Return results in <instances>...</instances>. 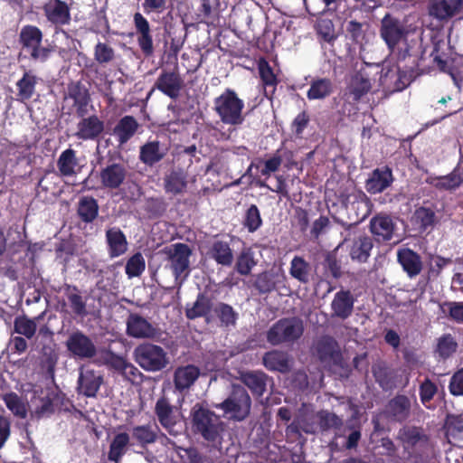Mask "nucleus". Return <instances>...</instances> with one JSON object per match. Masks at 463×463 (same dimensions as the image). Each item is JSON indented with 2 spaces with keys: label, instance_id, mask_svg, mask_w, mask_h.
I'll return each instance as SVG.
<instances>
[{
  "label": "nucleus",
  "instance_id": "1",
  "mask_svg": "<svg viewBox=\"0 0 463 463\" xmlns=\"http://www.w3.org/2000/svg\"><path fill=\"white\" fill-rule=\"evenodd\" d=\"M213 109L219 118L220 122L229 127L228 130L230 133H222V137L229 138L230 134L245 121L243 114L244 101L234 90L226 88L219 96L213 99Z\"/></svg>",
  "mask_w": 463,
  "mask_h": 463
},
{
  "label": "nucleus",
  "instance_id": "2",
  "mask_svg": "<svg viewBox=\"0 0 463 463\" xmlns=\"http://www.w3.org/2000/svg\"><path fill=\"white\" fill-rule=\"evenodd\" d=\"M407 460L411 463H428L433 454V444L422 427L403 426L398 432Z\"/></svg>",
  "mask_w": 463,
  "mask_h": 463
},
{
  "label": "nucleus",
  "instance_id": "3",
  "mask_svg": "<svg viewBox=\"0 0 463 463\" xmlns=\"http://www.w3.org/2000/svg\"><path fill=\"white\" fill-rule=\"evenodd\" d=\"M128 170L123 163L109 161L99 171V181L102 186L109 189H117L123 185L122 199L129 203H136L140 199L141 188L133 181H127Z\"/></svg>",
  "mask_w": 463,
  "mask_h": 463
},
{
  "label": "nucleus",
  "instance_id": "4",
  "mask_svg": "<svg viewBox=\"0 0 463 463\" xmlns=\"http://www.w3.org/2000/svg\"><path fill=\"white\" fill-rule=\"evenodd\" d=\"M213 406L229 420L243 421L250 413L251 398L242 385L233 383L226 399Z\"/></svg>",
  "mask_w": 463,
  "mask_h": 463
},
{
  "label": "nucleus",
  "instance_id": "5",
  "mask_svg": "<svg viewBox=\"0 0 463 463\" xmlns=\"http://www.w3.org/2000/svg\"><path fill=\"white\" fill-rule=\"evenodd\" d=\"M164 252L166 255L167 267L170 269L175 283L181 287L191 271L190 258L193 250L188 244L177 242L165 247Z\"/></svg>",
  "mask_w": 463,
  "mask_h": 463
},
{
  "label": "nucleus",
  "instance_id": "6",
  "mask_svg": "<svg viewBox=\"0 0 463 463\" xmlns=\"http://www.w3.org/2000/svg\"><path fill=\"white\" fill-rule=\"evenodd\" d=\"M304 333L303 321L297 317H283L274 323L267 332V341L272 345L293 344Z\"/></svg>",
  "mask_w": 463,
  "mask_h": 463
},
{
  "label": "nucleus",
  "instance_id": "7",
  "mask_svg": "<svg viewBox=\"0 0 463 463\" xmlns=\"http://www.w3.org/2000/svg\"><path fill=\"white\" fill-rule=\"evenodd\" d=\"M135 362L146 372H159L169 364V358L165 349L152 343H142L135 347L133 352Z\"/></svg>",
  "mask_w": 463,
  "mask_h": 463
},
{
  "label": "nucleus",
  "instance_id": "8",
  "mask_svg": "<svg viewBox=\"0 0 463 463\" xmlns=\"http://www.w3.org/2000/svg\"><path fill=\"white\" fill-rule=\"evenodd\" d=\"M192 421L195 430L207 441H216L222 430L220 417L199 403L192 410Z\"/></svg>",
  "mask_w": 463,
  "mask_h": 463
},
{
  "label": "nucleus",
  "instance_id": "9",
  "mask_svg": "<svg viewBox=\"0 0 463 463\" xmlns=\"http://www.w3.org/2000/svg\"><path fill=\"white\" fill-rule=\"evenodd\" d=\"M282 156L279 150H277L269 158L263 160L256 158L250 163L246 173L241 177L239 183H247L252 184L255 183L260 186H264V183L260 180L261 176L269 177L271 174L277 172L282 164Z\"/></svg>",
  "mask_w": 463,
  "mask_h": 463
},
{
  "label": "nucleus",
  "instance_id": "10",
  "mask_svg": "<svg viewBox=\"0 0 463 463\" xmlns=\"http://www.w3.org/2000/svg\"><path fill=\"white\" fill-rule=\"evenodd\" d=\"M184 87V80L177 71L163 70L148 92L147 99L157 90L166 97L175 100L180 97Z\"/></svg>",
  "mask_w": 463,
  "mask_h": 463
},
{
  "label": "nucleus",
  "instance_id": "11",
  "mask_svg": "<svg viewBox=\"0 0 463 463\" xmlns=\"http://www.w3.org/2000/svg\"><path fill=\"white\" fill-rule=\"evenodd\" d=\"M127 335L137 339H156L161 335L160 328L137 313H130L126 321Z\"/></svg>",
  "mask_w": 463,
  "mask_h": 463
},
{
  "label": "nucleus",
  "instance_id": "12",
  "mask_svg": "<svg viewBox=\"0 0 463 463\" xmlns=\"http://www.w3.org/2000/svg\"><path fill=\"white\" fill-rule=\"evenodd\" d=\"M68 352L75 358L91 359L97 354V347L92 339L80 330L72 332L65 342Z\"/></svg>",
  "mask_w": 463,
  "mask_h": 463
},
{
  "label": "nucleus",
  "instance_id": "13",
  "mask_svg": "<svg viewBox=\"0 0 463 463\" xmlns=\"http://www.w3.org/2000/svg\"><path fill=\"white\" fill-rule=\"evenodd\" d=\"M65 99L73 101V108L78 118H83L89 113V107H92L89 89L80 81H71L68 84Z\"/></svg>",
  "mask_w": 463,
  "mask_h": 463
},
{
  "label": "nucleus",
  "instance_id": "14",
  "mask_svg": "<svg viewBox=\"0 0 463 463\" xmlns=\"http://www.w3.org/2000/svg\"><path fill=\"white\" fill-rule=\"evenodd\" d=\"M133 22L137 34L138 47L145 57H151L154 54V43L152 31L148 20L140 13L133 15Z\"/></svg>",
  "mask_w": 463,
  "mask_h": 463
},
{
  "label": "nucleus",
  "instance_id": "15",
  "mask_svg": "<svg viewBox=\"0 0 463 463\" xmlns=\"http://www.w3.org/2000/svg\"><path fill=\"white\" fill-rule=\"evenodd\" d=\"M463 0H430L428 12L430 16L440 23H447L459 14Z\"/></svg>",
  "mask_w": 463,
  "mask_h": 463
},
{
  "label": "nucleus",
  "instance_id": "16",
  "mask_svg": "<svg viewBox=\"0 0 463 463\" xmlns=\"http://www.w3.org/2000/svg\"><path fill=\"white\" fill-rule=\"evenodd\" d=\"M380 34L388 48L393 51L395 46L406 37L407 32L398 19L386 14L382 20Z\"/></svg>",
  "mask_w": 463,
  "mask_h": 463
},
{
  "label": "nucleus",
  "instance_id": "17",
  "mask_svg": "<svg viewBox=\"0 0 463 463\" xmlns=\"http://www.w3.org/2000/svg\"><path fill=\"white\" fill-rule=\"evenodd\" d=\"M102 383L103 376L99 372L82 367L77 383L78 393L90 398L96 397Z\"/></svg>",
  "mask_w": 463,
  "mask_h": 463
},
{
  "label": "nucleus",
  "instance_id": "18",
  "mask_svg": "<svg viewBox=\"0 0 463 463\" xmlns=\"http://www.w3.org/2000/svg\"><path fill=\"white\" fill-rule=\"evenodd\" d=\"M316 352L322 363H333L340 365L343 355L337 341L330 335L321 336L316 344Z\"/></svg>",
  "mask_w": 463,
  "mask_h": 463
},
{
  "label": "nucleus",
  "instance_id": "19",
  "mask_svg": "<svg viewBox=\"0 0 463 463\" xmlns=\"http://www.w3.org/2000/svg\"><path fill=\"white\" fill-rule=\"evenodd\" d=\"M372 89L368 74L363 71H355L350 78L345 90V96L351 101H361Z\"/></svg>",
  "mask_w": 463,
  "mask_h": 463
},
{
  "label": "nucleus",
  "instance_id": "20",
  "mask_svg": "<svg viewBox=\"0 0 463 463\" xmlns=\"http://www.w3.org/2000/svg\"><path fill=\"white\" fill-rule=\"evenodd\" d=\"M46 19L55 26L60 28L68 25L71 23V9L69 5L62 0H53L43 6Z\"/></svg>",
  "mask_w": 463,
  "mask_h": 463
},
{
  "label": "nucleus",
  "instance_id": "21",
  "mask_svg": "<svg viewBox=\"0 0 463 463\" xmlns=\"http://www.w3.org/2000/svg\"><path fill=\"white\" fill-rule=\"evenodd\" d=\"M394 178L390 166L375 168L365 182V189L372 194H380L392 184Z\"/></svg>",
  "mask_w": 463,
  "mask_h": 463
},
{
  "label": "nucleus",
  "instance_id": "22",
  "mask_svg": "<svg viewBox=\"0 0 463 463\" xmlns=\"http://www.w3.org/2000/svg\"><path fill=\"white\" fill-rule=\"evenodd\" d=\"M375 382L385 392L392 391L399 385L401 375L397 369L391 368L384 363H379L372 367Z\"/></svg>",
  "mask_w": 463,
  "mask_h": 463
},
{
  "label": "nucleus",
  "instance_id": "23",
  "mask_svg": "<svg viewBox=\"0 0 463 463\" xmlns=\"http://www.w3.org/2000/svg\"><path fill=\"white\" fill-rule=\"evenodd\" d=\"M411 402L408 396L397 394L386 405L387 417L396 422H403L411 415Z\"/></svg>",
  "mask_w": 463,
  "mask_h": 463
},
{
  "label": "nucleus",
  "instance_id": "24",
  "mask_svg": "<svg viewBox=\"0 0 463 463\" xmlns=\"http://www.w3.org/2000/svg\"><path fill=\"white\" fill-rule=\"evenodd\" d=\"M77 124L76 137L82 140H94L104 131V122L97 115L80 118Z\"/></svg>",
  "mask_w": 463,
  "mask_h": 463
},
{
  "label": "nucleus",
  "instance_id": "25",
  "mask_svg": "<svg viewBox=\"0 0 463 463\" xmlns=\"http://www.w3.org/2000/svg\"><path fill=\"white\" fill-rule=\"evenodd\" d=\"M354 298L350 290H339L331 302L332 317L347 319L354 311Z\"/></svg>",
  "mask_w": 463,
  "mask_h": 463
},
{
  "label": "nucleus",
  "instance_id": "26",
  "mask_svg": "<svg viewBox=\"0 0 463 463\" xmlns=\"http://www.w3.org/2000/svg\"><path fill=\"white\" fill-rule=\"evenodd\" d=\"M167 147L159 140H148L140 146L139 160L148 166H153L165 158Z\"/></svg>",
  "mask_w": 463,
  "mask_h": 463
},
{
  "label": "nucleus",
  "instance_id": "27",
  "mask_svg": "<svg viewBox=\"0 0 463 463\" xmlns=\"http://www.w3.org/2000/svg\"><path fill=\"white\" fill-rule=\"evenodd\" d=\"M213 299L206 293H199L193 304H186L185 317L189 320H195L204 317L206 321H210V313L213 309Z\"/></svg>",
  "mask_w": 463,
  "mask_h": 463
},
{
  "label": "nucleus",
  "instance_id": "28",
  "mask_svg": "<svg viewBox=\"0 0 463 463\" xmlns=\"http://www.w3.org/2000/svg\"><path fill=\"white\" fill-rule=\"evenodd\" d=\"M105 237L108 253L111 259L118 258L127 252L128 242L119 227L109 228L106 231Z\"/></svg>",
  "mask_w": 463,
  "mask_h": 463
},
{
  "label": "nucleus",
  "instance_id": "29",
  "mask_svg": "<svg viewBox=\"0 0 463 463\" xmlns=\"http://www.w3.org/2000/svg\"><path fill=\"white\" fill-rule=\"evenodd\" d=\"M200 375V369L194 364L178 366L174 372V385L175 391L183 392L188 390Z\"/></svg>",
  "mask_w": 463,
  "mask_h": 463
},
{
  "label": "nucleus",
  "instance_id": "30",
  "mask_svg": "<svg viewBox=\"0 0 463 463\" xmlns=\"http://www.w3.org/2000/svg\"><path fill=\"white\" fill-rule=\"evenodd\" d=\"M397 260L410 278H415L422 270L420 256L409 248H403L398 250Z\"/></svg>",
  "mask_w": 463,
  "mask_h": 463
},
{
  "label": "nucleus",
  "instance_id": "31",
  "mask_svg": "<svg viewBox=\"0 0 463 463\" xmlns=\"http://www.w3.org/2000/svg\"><path fill=\"white\" fill-rule=\"evenodd\" d=\"M262 364L271 372H279L286 373L290 371V357L287 352L280 350H271L266 352L262 357Z\"/></svg>",
  "mask_w": 463,
  "mask_h": 463
},
{
  "label": "nucleus",
  "instance_id": "32",
  "mask_svg": "<svg viewBox=\"0 0 463 463\" xmlns=\"http://www.w3.org/2000/svg\"><path fill=\"white\" fill-rule=\"evenodd\" d=\"M240 379L253 396L261 397L267 390L269 376L261 371H247L241 373Z\"/></svg>",
  "mask_w": 463,
  "mask_h": 463
},
{
  "label": "nucleus",
  "instance_id": "33",
  "mask_svg": "<svg viewBox=\"0 0 463 463\" xmlns=\"http://www.w3.org/2000/svg\"><path fill=\"white\" fill-rule=\"evenodd\" d=\"M427 182L440 191H454L463 183V169L455 167L447 175L430 177Z\"/></svg>",
  "mask_w": 463,
  "mask_h": 463
},
{
  "label": "nucleus",
  "instance_id": "34",
  "mask_svg": "<svg viewBox=\"0 0 463 463\" xmlns=\"http://www.w3.org/2000/svg\"><path fill=\"white\" fill-rule=\"evenodd\" d=\"M207 254L210 259L222 267H231L234 261L233 250L228 241H214Z\"/></svg>",
  "mask_w": 463,
  "mask_h": 463
},
{
  "label": "nucleus",
  "instance_id": "35",
  "mask_svg": "<svg viewBox=\"0 0 463 463\" xmlns=\"http://www.w3.org/2000/svg\"><path fill=\"white\" fill-rule=\"evenodd\" d=\"M370 230L378 241H388L392 238L394 223L388 215H377L370 222Z\"/></svg>",
  "mask_w": 463,
  "mask_h": 463
},
{
  "label": "nucleus",
  "instance_id": "36",
  "mask_svg": "<svg viewBox=\"0 0 463 463\" xmlns=\"http://www.w3.org/2000/svg\"><path fill=\"white\" fill-rule=\"evenodd\" d=\"M63 289L71 312L79 317H87L89 312L87 311L86 298L81 295L80 288L75 285L64 284Z\"/></svg>",
  "mask_w": 463,
  "mask_h": 463
},
{
  "label": "nucleus",
  "instance_id": "37",
  "mask_svg": "<svg viewBox=\"0 0 463 463\" xmlns=\"http://www.w3.org/2000/svg\"><path fill=\"white\" fill-rule=\"evenodd\" d=\"M137 120L130 115L121 118L113 129V134L117 137L119 145L128 142L138 129Z\"/></svg>",
  "mask_w": 463,
  "mask_h": 463
},
{
  "label": "nucleus",
  "instance_id": "38",
  "mask_svg": "<svg viewBox=\"0 0 463 463\" xmlns=\"http://www.w3.org/2000/svg\"><path fill=\"white\" fill-rule=\"evenodd\" d=\"M334 92V83L329 78H315L309 82L307 98L309 100L325 99Z\"/></svg>",
  "mask_w": 463,
  "mask_h": 463
},
{
  "label": "nucleus",
  "instance_id": "39",
  "mask_svg": "<svg viewBox=\"0 0 463 463\" xmlns=\"http://www.w3.org/2000/svg\"><path fill=\"white\" fill-rule=\"evenodd\" d=\"M314 29L320 43L334 45L338 38L334 22L330 18L320 16L316 20Z\"/></svg>",
  "mask_w": 463,
  "mask_h": 463
},
{
  "label": "nucleus",
  "instance_id": "40",
  "mask_svg": "<svg viewBox=\"0 0 463 463\" xmlns=\"http://www.w3.org/2000/svg\"><path fill=\"white\" fill-rule=\"evenodd\" d=\"M197 16L200 23L215 25L220 20L219 0H201Z\"/></svg>",
  "mask_w": 463,
  "mask_h": 463
},
{
  "label": "nucleus",
  "instance_id": "41",
  "mask_svg": "<svg viewBox=\"0 0 463 463\" xmlns=\"http://www.w3.org/2000/svg\"><path fill=\"white\" fill-rule=\"evenodd\" d=\"M213 311L221 326L230 328L236 326L239 314L231 305L218 302L213 307Z\"/></svg>",
  "mask_w": 463,
  "mask_h": 463
},
{
  "label": "nucleus",
  "instance_id": "42",
  "mask_svg": "<svg viewBox=\"0 0 463 463\" xmlns=\"http://www.w3.org/2000/svg\"><path fill=\"white\" fill-rule=\"evenodd\" d=\"M373 247V242L372 238L368 236H360L354 240L351 247L350 257L353 260H357L361 263L366 262L370 257Z\"/></svg>",
  "mask_w": 463,
  "mask_h": 463
},
{
  "label": "nucleus",
  "instance_id": "43",
  "mask_svg": "<svg viewBox=\"0 0 463 463\" xmlns=\"http://www.w3.org/2000/svg\"><path fill=\"white\" fill-rule=\"evenodd\" d=\"M158 427L151 424L138 425L132 429V438L142 448H146L147 445L153 444L157 439Z\"/></svg>",
  "mask_w": 463,
  "mask_h": 463
},
{
  "label": "nucleus",
  "instance_id": "44",
  "mask_svg": "<svg viewBox=\"0 0 463 463\" xmlns=\"http://www.w3.org/2000/svg\"><path fill=\"white\" fill-rule=\"evenodd\" d=\"M155 413L159 423L164 428L167 429L175 424L174 419V406L169 402L166 397L162 396L156 401Z\"/></svg>",
  "mask_w": 463,
  "mask_h": 463
},
{
  "label": "nucleus",
  "instance_id": "45",
  "mask_svg": "<svg viewBox=\"0 0 463 463\" xmlns=\"http://www.w3.org/2000/svg\"><path fill=\"white\" fill-rule=\"evenodd\" d=\"M78 166V159L76 157V151L68 148L61 152L58 160L57 167L61 176H72L76 175V167Z\"/></svg>",
  "mask_w": 463,
  "mask_h": 463
},
{
  "label": "nucleus",
  "instance_id": "46",
  "mask_svg": "<svg viewBox=\"0 0 463 463\" xmlns=\"http://www.w3.org/2000/svg\"><path fill=\"white\" fill-rule=\"evenodd\" d=\"M129 443V435L127 432L116 434L109 444L108 459L118 463L127 451Z\"/></svg>",
  "mask_w": 463,
  "mask_h": 463
},
{
  "label": "nucleus",
  "instance_id": "47",
  "mask_svg": "<svg viewBox=\"0 0 463 463\" xmlns=\"http://www.w3.org/2000/svg\"><path fill=\"white\" fill-rule=\"evenodd\" d=\"M43 38V32L35 25H24L20 32V43L25 49H33L42 44Z\"/></svg>",
  "mask_w": 463,
  "mask_h": 463
},
{
  "label": "nucleus",
  "instance_id": "48",
  "mask_svg": "<svg viewBox=\"0 0 463 463\" xmlns=\"http://www.w3.org/2000/svg\"><path fill=\"white\" fill-rule=\"evenodd\" d=\"M58 353L54 345H44L41 350L40 367L46 374L53 377L58 362Z\"/></svg>",
  "mask_w": 463,
  "mask_h": 463
},
{
  "label": "nucleus",
  "instance_id": "49",
  "mask_svg": "<svg viewBox=\"0 0 463 463\" xmlns=\"http://www.w3.org/2000/svg\"><path fill=\"white\" fill-rule=\"evenodd\" d=\"M36 83V76L25 71L16 83L18 100L26 101L31 99L35 92Z\"/></svg>",
  "mask_w": 463,
  "mask_h": 463
},
{
  "label": "nucleus",
  "instance_id": "50",
  "mask_svg": "<svg viewBox=\"0 0 463 463\" xmlns=\"http://www.w3.org/2000/svg\"><path fill=\"white\" fill-rule=\"evenodd\" d=\"M164 181L166 193L172 194L183 193L187 185L186 175L181 170L170 172L165 175Z\"/></svg>",
  "mask_w": 463,
  "mask_h": 463
},
{
  "label": "nucleus",
  "instance_id": "51",
  "mask_svg": "<svg viewBox=\"0 0 463 463\" xmlns=\"http://www.w3.org/2000/svg\"><path fill=\"white\" fill-rule=\"evenodd\" d=\"M311 267L303 257L295 256L290 262L289 274L301 283L309 282Z\"/></svg>",
  "mask_w": 463,
  "mask_h": 463
},
{
  "label": "nucleus",
  "instance_id": "52",
  "mask_svg": "<svg viewBox=\"0 0 463 463\" xmlns=\"http://www.w3.org/2000/svg\"><path fill=\"white\" fill-rule=\"evenodd\" d=\"M458 349V343L450 334L442 335L437 342L435 353L441 360H447L451 357Z\"/></svg>",
  "mask_w": 463,
  "mask_h": 463
},
{
  "label": "nucleus",
  "instance_id": "53",
  "mask_svg": "<svg viewBox=\"0 0 463 463\" xmlns=\"http://www.w3.org/2000/svg\"><path fill=\"white\" fill-rule=\"evenodd\" d=\"M3 401L14 416L20 419L27 417V405L16 392H10L5 393Z\"/></svg>",
  "mask_w": 463,
  "mask_h": 463
},
{
  "label": "nucleus",
  "instance_id": "54",
  "mask_svg": "<svg viewBox=\"0 0 463 463\" xmlns=\"http://www.w3.org/2000/svg\"><path fill=\"white\" fill-rule=\"evenodd\" d=\"M257 261L254 259V253L250 249H243L237 256L234 269L241 276L250 274Z\"/></svg>",
  "mask_w": 463,
  "mask_h": 463
},
{
  "label": "nucleus",
  "instance_id": "55",
  "mask_svg": "<svg viewBox=\"0 0 463 463\" xmlns=\"http://www.w3.org/2000/svg\"><path fill=\"white\" fill-rule=\"evenodd\" d=\"M258 69L260 80L262 81L263 86L265 87V93L267 94L268 88H271L270 95H273L276 90V87L279 83V80L275 75L273 69L271 68L269 63L264 59L260 61Z\"/></svg>",
  "mask_w": 463,
  "mask_h": 463
},
{
  "label": "nucleus",
  "instance_id": "56",
  "mask_svg": "<svg viewBox=\"0 0 463 463\" xmlns=\"http://www.w3.org/2000/svg\"><path fill=\"white\" fill-rule=\"evenodd\" d=\"M321 431L339 430L343 427V420L334 412L322 410L317 414Z\"/></svg>",
  "mask_w": 463,
  "mask_h": 463
},
{
  "label": "nucleus",
  "instance_id": "57",
  "mask_svg": "<svg viewBox=\"0 0 463 463\" xmlns=\"http://www.w3.org/2000/svg\"><path fill=\"white\" fill-rule=\"evenodd\" d=\"M53 391L48 392L45 396L39 398L35 404L33 415L37 419L52 416L55 412Z\"/></svg>",
  "mask_w": 463,
  "mask_h": 463
},
{
  "label": "nucleus",
  "instance_id": "58",
  "mask_svg": "<svg viewBox=\"0 0 463 463\" xmlns=\"http://www.w3.org/2000/svg\"><path fill=\"white\" fill-rule=\"evenodd\" d=\"M37 330L36 322L26 316H19L14 318V331L16 334L24 335L27 339L34 336Z\"/></svg>",
  "mask_w": 463,
  "mask_h": 463
},
{
  "label": "nucleus",
  "instance_id": "59",
  "mask_svg": "<svg viewBox=\"0 0 463 463\" xmlns=\"http://www.w3.org/2000/svg\"><path fill=\"white\" fill-rule=\"evenodd\" d=\"M277 275L269 272L264 271L257 275L256 279L254 281V288L260 294H269L272 292L276 288L277 285Z\"/></svg>",
  "mask_w": 463,
  "mask_h": 463
},
{
  "label": "nucleus",
  "instance_id": "60",
  "mask_svg": "<svg viewBox=\"0 0 463 463\" xmlns=\"http://www.w3.org/2000/svg\"><path fill=\"white\" fill-rule=\"evenodd\" d=\"M438 393V385L430 377H425L420 383L419 395L421 403L429 408V404Z\"/></svg>",
  "mask_w": 463,
  "mask_h": 463
},
{
  "label": "nucleus",
  "instance_id": "61",
  "mask_svg": "<svg viewBox=\"0 0 463 463\" xmlns=\"http://www.w3.org/2000/svg\"><path fill=\"white\" fill-rule=\"evenodd\" d=\"M146 269V261L140 252L132 255L126 263L125 271L129 279L139 277Z\"/></svg>",
  "mask_w": 463,
  "mask_h": 463
},
{
  "label": "nucleus",
  "instance_id": "62",
  "mask_svg": "<svg viewBox=\"0 0 463 463\" xmlns=\"http://www.w3.org/2000/svg\"><path fill=\"white\" fill-rule=\"evenodd\" d=\"M116 57L114 49L108 43L99 42L94 47V59L99 64H107Z\"/></svg>",
  "mask_w": 463,
  "mask_h": 463
},
{
  "label": "nucleus",
  "instance_id": "63",
  "mask_svg": "<svg viewBox=\"0 0 463 463\" xmlns=\"http://www.w3.org/2000/svg\"><path fill=\"white\" fill-rule=\"evenodd\" d=\"M414 218L417 223H420L423 230L431 227L437 222L433 210L427 207H420L415 211Z\"/></svg>",
  "mask_w": 463,
  "mask_h": 463
},
{
  "label": "nucleus",
  "instance_id": "64",
  "mask_svg": "<svg viewBox=\"0 0 463 463\" xmlns=\"http://www.w3.org/2000/svg\"><path fill=\"white\" fill-rule=\"evenodd\" d=\"M262 223L260 213L256 204H251L245 216L244 226L250 232L257 231Z\"/></svg>",
  "mask_w": 463,
  "mask_h": 463
}]
</instances>
